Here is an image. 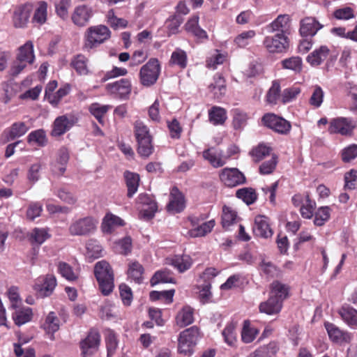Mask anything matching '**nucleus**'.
Returning <instances> with one entry per match:
<instances>
[{
  "instance_id": "f257e3e1",
  "label": "nucleus",
  "mask_w": 357,
  "mask_h": 357,
  "mask_svg": "<svg viewBox=\"0 0 357 357\" xmlns=\"http://www.w3.org/2000/svg\"><path fill=\"white\" fill-rule=\"evenodd\" d=\"M35 60L33 44L28 40L18 48L15 60L13 62L9 73L12 77H16L29 66H31Z\"/></svg>"
},
{
  "instance_id": "f03ea898",
  "label": "nucleus",
  "mask_w": 357,
  "mask_h": 357,
  "mask_svg": "<svg viewBox=\"0 0 357 357\" xmlns=\"http://www.w3.org/2000/svg\"><path fill=\"white\" fill-rule=\"evenodd\" d=\"M94 275L98 282L99 289L105 295H109L114 289V273L109 264L105 260L97 262Z\"/></svg>"
},
{
  "instance_id": "7ed1b4c3",
  "label": "nucleus",
  "mask_w": 357,
  "mask_h": 357,
  "mask_svg": "<svg viewBox=\"0 0 357 357\" xmlns=\"http://www.w3.org/2000/svg\"><path fill=\"white\" fill-rule=\"evenodd\" d=\"M201 337L200 330L196 326L185 329L180 333L178 338V351L185 356H191Z\"/></svg>"
},
{
  "instance_id": "20e7f679",
  "label": "nucleus",
  "mask_w": 357,
  "mask_h": 357,
  "mask_svg": "<svg viewBox=\"0 0 357 357\" xmlns=\"http://www.w3.org/2000/svg\"><path fill=\"white\" fill-rule=\"evenodd\" d=\"M261 125L275 133L287 135L291 130V123L284 118L274 113H266L261 119Z\"/></svg>"
},
{
  "instance_id": "39448f33",
  "label": "nucleus",
  "mask_w": 357,
  "mask_h": 357,
  "mask_svg": "<svg viewBox=\"0 0 357 357\" xmlns=\"http://www.w3.org/2000/svg\"><path fill=\"white\" fill-rule=\"evenodd\" d=\"M161 70L160 62L156 58H151L142 66L139 77L142 85L146 87L153 86L159 78Z\"/></svg>"
},
{
  "instance_id": "423d86ee",
  "label": "nucleus",
  "mask_w": 357,
  "mask_h": 357,
  "mask_svg": "<svg viewBox=\"0 0 357 357\" xmlns=\"http://www.w3.org/2000/svg\"><path fill=\"white\" fill-rule=\"evenodd\" d=\"M100 342L101 335L98 329L90 328L85 338L79 343L81 357H92L98 351Z\"/></svg>"
},
{
  "instance_id": "0eeeda50",
  "label": "nucleus",
  "mask_w": 357,
  "mask_h": 357,
  "mask_svg": "<svg viewBox=\"0 0 357 357\" xmlns=\"http://www.w3.org/2000/svg\"><path fill=\"white\" fill-rule=\"evenodd\" d=\"M111 31L105 25L91 26L87 29L84 49L89 51L109 39Z\"/></svg>"
},
{
  "instance_id": "6e6552de",
  "label": "nucleus",
  "mask_w": 357,
  "mask_h": 357,
  "mask_svg": "<svg viewBox=\"0 0 357 357\" xmlns=\"http://www.w3.org/2000/svg\"><path fill=\"white\" fill-rule=\"evenodd\" d=\"M356 123L351 118L338 116L329 121L328 132L331 135L348 137L353 135Z\"/></svg>"
},
{
  "instance_id": "1a4fd4ad",
  "label": "nucleus",
  "mask_w": 357,
  "mask_h": 357,
  "mask_svg": "<svg viewBox=\"0 0 357 357\" xmlns=\"http://www.w3.org/2000/svg\"><path fill=\"white\" fill-rule=\"evenodd\" d=\"M77 122V118L73 114H66L57 116L52 125L50 135L59 137L69 131Z\"/></svg>"
},
{
  "instance_id": "9d476101",
  "label": "nucleus",
  "mask_w": 357,
  "mask_h": 357,
  "mask_svg": "<svg viewBox=\"0 0 357 357\" xmlns=\"http://www.w3.org/2000/svg\"><path fill=\"white\" fill-rule=\"evenodd\" d=\"M97 223L92 217L79 218L70 224L68 231L72 236H86L95 231Z\"/></svg>"
},
{
  "instance_id": "9b49d317",
  "label": "nucleus",
  "mask_w": 357,
  "mask_h": 357,
  "mask_svg": "<svg viewBox=\"0 0 357 357\" xmlns=\"http://www.w3.org/2000/svg\"><path fill=\"white\" fill-rule=\"evenodd\" d=\"M263 45L270 53H282L288 50L289 40L284 33H275L273 36H266Z\"/></svg>"
},
{
  "instance_id": "f8f14e48",
  "label": "nucleus",
  "mask_w": 357,
  "mask_h": 357,
  "mask_svg": "<svg viewBox=\"0 0 357 357\" xmlns=\"http://www.w3.org/2000/svg\"><path fill=\"white\" fill-rule=\"evenodd\" d=\"M220 181L228 188H234L246 183V177L237 168L225 167L219 173Z\"/></svg>"
},
{
  "instance_id": "ddd939ff",
  "label": "nucleus",
  "mask_w": 357,
  "mask_h": 357,
  "mask_svg": "<svg viewBox=\"0 0 357 357\" xmlns=\"http://www.w3.org/2000/svg\"><path fill=\"white\" fill-rule=\"evenodd\" d=\"M33 10V4L26 2L18 6L14 10L13 23L15 28H24L29 22Z\"/></svg>"
},
{
  "instance_id": "4468645a",
  "label": "nucleus",
  "mask_w": 357,
  "mask_h": 357,
  "mask_svg": "<svg viewBox=\"0 0 357 357\" xmlns=\"http://www.w3.org/2000/svg\"><path fill=\"white\" fill-rule=\"evenodd\" d=\"M56 286V278L52 275H47L36 279L33 289L38 296L43 298L50 296Z\"/></svg>"
},
{
  "instance_id": "2eb2a0df",
  "label": "nucleus",
  "mask_w": 357,
  "mask_h": 357,
  "mask_svg": "<svg viewBox=\"0 0 357 357\" xmlns=\"http://www.w3.org/2000/svg\"><path fill=\"white\" fill-rule=\"evenodd\" d=\"M336 58L337 55H333V52L328 46L321 45L308 54L306 60L312 66H318L324 61H333Z\"/></svg>"
},
{
  "instance_id": "dca6fc26",
  "label": "nucleus",
  "mask_w": 357,
  "mask_h": 357,
  "mask_svg": "<svg viewBox=\"0 0 357 357\" xmlns=\"http://www.w3.org/2000/svg\"><path fill=\"white\" fill-rule=\"evenodd\" d=\"M107 90L120 99L128 100L132 91V84L130 79L122 78L106 86Z\"/></svg>"
},
{
  "instance_id": "f3484780",
  "label": "nucleus",
  "mask_w": 357,
  "mask_h": 357,
  "mask_svg": "<svg viewBox=\"0 0 357 357\" xmlns=\"http://www.w3.org/2000/svg\"><path fill=\"white\" fill-rule=\"evenodd\" d=\"M252 230L256 236L263 238H271L273 234L270 219L264 215H258L255 218Z\"/></svg>"
},
{
  "instance_id": "a211bd4d",
  "label": "nucleus",
  "mask_w": 357,
  "mask_h": 357,
  "mask_svg": "<svg viewBox=\"0 0 357 357\" xmlns=\"http://www.w3.org/2000/svg\"><path fill=\"white\" fill-rule=\"evenodd\" d=\"M28 130L29 126L26 123L22 121L15 122L3 130L1 135V140L3 143H8L24 135Z\"/></svg>"
},
{
  "instance_id": "6ab92c4d",
  "label": "nucleus",
  "mask_w": 357,
  "mask_h": 357,
  "mask_svg": "<svg viewBox=\"0 0 357 357\" xmlns=\"http://www.w3.org/2000/svg\"><path fill=\"white\" fill-rule=\"evenodd\" d=\"M185 208V196L176 186H173L169 192V201L167 210L172 213L182 212Z\"/></svg>"
},
{
  "instance_id": "aec40b11",
  "label": "nucleus",
  "mask_w": 357,
  "mask_h": 357,
  "mask_svg": "<svg viewBox=\"0 0 357 357\" xmlns=\"http://www.w3.org/2000/svg\"><path fill=\"white\" fill-rule=\"evenodd\" d=\"M325 328L328 335L329 339L338 344L349 343L352 340L351 333L348 331L340 330L336 325L330 322L324 323Z\"/></svg>"
},
{
  "instance_id": "412c9836",
  "label": "nucleus",
  "mask_w": 357,
  "mask_h": 357,
  "mask_svg": "<svg viewBox=\"0 0 357 357\" xmlns=\"http://www.w3.org/2000/svg\"><path fill=\"white\" fill-rule=\"evenodd\" d=\"M291 17L287 14L279 15L271 23L267 26L270 32L277 33H284L287 36L290 33Z\"/></svg>"
},
{
  "instance_id": "4be33fe9",
  "label": "nucleus",
  "mask_w": 357,
  "mask_h": 357,
  "mask_svg": "<svg viewBox=\"0 0 357 357\" xmlns=\"http://www.w3.org/2000/svg\"><path fill=\"white\" fill-rule=\"evenodd\" d=\"M199 20L198 15L192 16L185 23L184 28L188 33L195 37L199 42L203 43L208 39V36L206 31L199 26Z\"/></svg>"
},
{
  "instance_id": "5701e85b",
  "label": "nucleus",
  "mask_w": 357,
  "mask_h": 357,
  "mask_svg": "<svg viewBox=\"0 0 357 357\" xmlns=\"http://www.w3.org/2000/svg\"><path fill=\"white\" fill-rule=\"evenodd\" d=\"M322 27L315 17H306L300 22L299 32L302 36H314Z\"/></svg>"
},
{
  "instance_id": "b1692460",
  "label": "nucleus",
  "mask_w": 357,
  "mask_h": 357,
  "mask_svg": "<svg viewBox=\"0 0 357 357\" xmlns=\"http://www.w3.org/2000/svg\"><path fill=\"white\" fill-rule=\"evenodd\" d=\"M93 15L91 8L86 5L78 6L75 8L72 15L73 23L79 26H83L89 22Z\"/></svg>"
},
{
  "instance_id": "393cba45",
  "label": "nucleus",
  "mask_w": 357,
  "mask_h": 357,
  "mask_svg": "<svg viewBox=\"0 0 357 357\" xmlns=\"http://www.w3.org/2000/svg\"><path fill=\"white\" fill-rule=\"evenodd\" d=\"M202 156L215 168L224 166L229 158V156H223L220 151L213 147L204 150Z\"/></svg>"
},
{
  "instance_id": "a878e982",
  "label": "nucleus",
  "mask_w": 357,
  "mask_h": 357,
  "mask_svg": "<svg viewBox=\"0 0 357 357\" xmlns=\"http://www.w3.org/2000/svg\"><path fill=\"white\" fill-rule=\"evenodd\" d=\"M289 287L278 280L273 281L270 285L269 296L280 301L283 304L285 299L289 297Z\"/></svg>"
},
{
  "instance_id": "bb28decb",
  "label": "nucleus",
  "mask_w": 357,
  "mask_h": 357,
  "mask_svg": "<svg viewBox=\"0 0 357 357\" xmlns=\"http://www.w3.org/2000/svg\"><path fill=\"white\" fill-rule=\"evenodd\" d=\"M283 307L281 301L269 296L267 301L261 302L259 305V310L261 313L268 315H276L279 314Z\"/></svg>"
},
{
  "instance_id": "cd10ccee",
  "label": "nucleus",
  "mask_w": 357,
  "mask_h": 357,
  "mask_svg": "<svg viewBox=\"0 0 357 357\" xmlns=\"http://www.w3.org/2000/svg\"><path fill=\"white\" fill-rule=\"evenodd\" d=\"M138 199L144 206L142 208L144 215L149 218H153L158 210V204L153 198L147 194H141Z\"/></svg>"
},
{
  "instance_id": "c85d7f7f",
  "label": "nucleus",
  "mask_w": 357,
  "mask_h": 357,
  "mask_svg": "<svg viewBox=\"0 0 357 357\" xmlns=\"http://www.w3.org/2000/svg\"><path fill=\"white\" fill-rule=\"evenodd\" d=\"M13 309L14 312L12 313V318L17 326H20L31 321L33 315L31 308L19 306Z\"/></svg>"
},
{
  "instance_id": "c756f323",
  "label": "nucleus",
  "mask_w": 357,
  "mask_h": 357,
  "mask_svg": "<svg viewBox=\"0 0 357 357\" xmlns=\"http://www.w3.org/2000/svg\"><path fill=\"white\" fill-rule=\"evenodd\" d=\"M208 90L213 93V98L221 99L226 93V82L220 74H216L213 77V82L208 86Z\"/></svg>"
},
{
  "instance_id": "7c9ffc66",
  "label": "nucleus",
  "mask_w": 357,
  "mask_h": 357,
  "mask_svg": "<svg viewBox=\"0 0 357 357\" xmlns=\"http://www.w3.org/2000/svg\"><path fill=\"white\" fill-rule=\"evenodd\" d=\"M124 225V220L119 216L112 213H107L103 218L101 228L104 233L111 234L116 227L123 226Z\"/></svg>"
},
{
  "instance_id": "2f4dec72",
  "label": "nucleus",
  "mask_w": 357,
  "mask_h": 357,
  "mask_svg": "<svg viewBox=\"0 0 357 357\" xmlns=\"http://www.w3.org/2000/svg\"><path fill=\"white\" fill-rule=\"evenodd\" d=\"M342 320L351 328L357 327V310L349 305H343L338 311Z\"/></svg>"
},
{
  "instance_id": "473e14b6",
  "label": "nucleus",
  "mask_w": 357,
  "mask_h": 357,
  "mask_svg": "<svg viewBox=\"0 0 357 357\" xmlns=\"http://www.w3.org/2000/svg\"><path fill=\"white\" fill-rule=\"evenodd\" d=\"M51 238L49 228L36 227L31 230L29 236V240L33 245H42L46 240Z\"/></svg>"
},
{
  "instance_id": "72a5a7b5",
  "label": "nucleus",
  "mask_w": 357,
  "mask_h": 357,
  "mask_svg": "<svg viewBox=\"0 0 357 357\" xmlns=\"http://www.w3.org/2000/svg\"><path fill=\"white\" fill-rule=\"evenodd\" d=\"M60 320L54 312H50L43 324V329L50 334V339L54 340V333L59 329Z\"/></svg>"
},
{
  "instance_id": "f704fd0d",
  "label": "nucleus",
  "mask_w": 357,
  "mask_h": 357,
  "mask_svg": "<svg viewBox=\"0 0 357 357\" xmlns=\"http://www.w3.org/2000/svg\"><path fill=\"white\" fill-rule=\"evenodd\" d=\"M124 178L128 188L127 196L130 198L137 191L140 180L139 175L137 173L126 171Z\"/></svg>"
},
{
  "instance_id": "c9c22d12",
  "label": "nucleus",
  "mask_w": 357,
  "mask_h": 357,
  "mask_svg": "<svg viewBox=\"0 0 357 357\" xmlns=\"http://www.w3.org/2000/svg\"><path fill=\"white\" fill-rule=\"evenodd\" d=\"M175 279L173 273L169 270L165 268L156 271L150 280L152 287L159 283H174Z\"/></svg>"
},
{
  "instance_id": "e433bc0d",
  "label": "nucleus",
  "mask_w": 357,
  "mask_h": 357,
  "mask_svg": "<svg viewBox=\"0 0 357 357\" xmlns=\"http://www.w3.org/2000/svg\"><path fill=\"white\" fill-rule=\"evenodd\" d=\"M102 248L96 239H89L86 243V257L89 261L102 256Z\"/></svg>"
},
{
  "instance_id": "4c0bfd02",
  "label": "nucleus",
  "mask_w": 357,
  "mask_h": 357,
  "mask_svg": "<svg viewBox=\"0 0 357 357\" xmlns=\"http://www.w3.org/2000/svg\"><path fill=\"white\" fill-rule=\"evenodd\" d=\"M137 152L144 158H148L154 152L153 138L137 140Z\"/></svg>"
},
{
  "instance_id": "58836bf2",
  "label": "nucleus",
  "mask_w": 357,
  "mask_h": 357,
  "mask_svg": "<svg viewBox=\"0 0 357 357\" xmlns=\"http://www.w3.org/2000/svg\"><path fill=\"white\" fill-rule=\"evenodd\" d=\"M236 326L237 322L231 320L222 332L225 342L229 346H234L237 342Z\"/></svg>"
},
{
  "instance_id": "ea45409f",
  "label": "nucleus",
  "mask_w": 357,
  "mask_h": 357,
  "mask_svg": "<svg viewBox=\"0 0 357 357\" xmlns=\"http://www.w3.org/2000/svg\"><path fill=\"white\" fill-rule=\"evenodd\" d=\"M259 331L251 326L250 321L247 319L243 321V328L241 330V340L244 343L249 344L252 342Z\"/></svg>"
},
{
  "instance_id": "a19ab883",
  "label": "nucleus",
  "mask_w": 357,
  "mask_h": 357,
  "mask_svg": "<svg viewBox=\"0 0 357 357\" xmlns=\"http://www.w3.org/2000/svg\"><path fill=\"white\" fill-rule=\"evenodd\" d=\"M271 151L272 148L262 142L254 146L250 151V155L254 162H259L269 155Z\"/></svg>"
},
{
  "instance_id": "79ce46f5",
  "label": "nucleus",
  "mask_w": 357,
  "mask_h": 357,
  "mask_svg": "<svg viewBox=\"0 0 357 357\" xmlns=\"http://www.w3.org/2000/svg\"><path fill=\"white\" fill-rule=\"evenodd\" d=\"M208 118L213 125H222L227 119V112L222 107L213 106L208 111Z\"/></svg>"
},
{
  "instance_id": "37998d69",
  "label": "nucleus",
  "mask_w": 357,
  "mask_h": 357,
  "mask_svg": "<svg viewBox=\"0 0 357 357\" xmlns=\"http://www.w3.org/2000/svg\"><path fill=\"white\" fill-rule=\"evenodd\" d=\"M193 321V309L189 306L183 307L176 317V322L180 327L188 326Z\"/></svg>"
},
{
  "instance_id": "c03bdc74",
  "label": "nucleus",
  "mask_w": 357,
  "mask_h": 357,
  "mask_svg": "<svg viewBox=\"0 0 357 357\" xmlns=\"http://www.w3.org/2000/svg\"><path fill=\"white\" fill-rule=\"evenodd\" d=\"M47 19V3L44 1L38 3L31 22L38 25L44 24Z\"/></svg>"
},
{
  "instance_id": "a18cd8bd",
  "label": "nucleus",
  "mask_w": 357,
  "mask_h": 357,
  "mask_svg": "<svg viewBox=\"0 0 357 357\" xmlns=\"http://www.w3.org/2000/svg\"><path fill=\"white\" fill-rule=\"evenodd\" d=\"M169 65L176 66L182 70L185 69L188 65V56L186 52L180 48H176L171 55Z\"/></svg>"
},
{
  "instance_id": "49530a36",
  "label": "nucleus",
  "mask_w": 357,
  "mask_h": 357,
  "mask_svg": "<svg viewBox=\"0 0 357 357\" xmlns=\"http://www.w3.org/2000/svg\"><path fill=\"white\" fill-rule=\"evenodd\" d=\"M236 197L247 205L254 204L257 199V193L252 188H243L236 192Z\"/></svg>"
},
{
  "instance_id": "de8ad7c7",
  "label": "nucleus",
  "mask_w": 357,
  "mask_h": 357,
  "mask_svg": "<svg viewBox=\"0 0 357 357\" xmlns=\"http://www.w3.org/2000/svg\"><path fill=\"white\" fill-rule=\"evenodd\" d=\"M107 23L114 30L119 28L125 29L128 26V22L123 18L118 17L114 8L109 9L106 14Z\"/></svg>"
},
{
  "instance_id": "09e8293b",
  "label": "nucleus",
  "mask_w": 357,
  "mask_h": 357,
  "mask_svg": "<svg viewBox=\"0 0 357 357\" xmlns=\"http://www.w3.org/2000/svg\"><path fill=\"white\" fill-rule=\"evenodd\" d=\"M316 208V202L310 197L309 192H305V202L300 207V213L301 216L305 219H311Z\"/></svg>"
},
{
  "instance_id": "8fccbe9b",
  "label": "nucleus",
  "mask_w": 357,
  "mask_h": 357,
  "mask_svg": "<svg viewBox=\"0 0 357 357\" xmlns=\"http://www.w3.org/2000/svg\"><path fill=\"white\" fill-rule=\"evenodd\" d=\"M111 108V105H102L98 102H94L89 106V111L100 124L103 125V118Z\"/></svg>"
},
{
  "instance_id": "3c124183",
  "label": "nucleus",
  "mask_w": 357,
  "mask_h": 357,
  "mask_svg": "<svg viewBox=\"0 0 357 357\" xmlns=\"http://www.w3.org/2000/svg\"><path fill=\"white\" fill-rule=\"evenodd\" d=\"M105 335L107 356L110 357L114 354L117 349V337L115 332L110 328H107L105 331Z\"/></svg>"
},
{
  "instance_id": "603ef678",
  "label": "nucleus",
  "mask_w": 357,
  "mask_h": 357,
  "mask_svg": "<svg viewBox=\"0 0 357 357\" xmlns=\"http://www.w3.org/2000/svg\"><path fill=\"white\" fill-rule=\"evenodd\" d=\"M144 267L138 261H135L129 264L128 275L137 283H141L143 280Z\"/></svg>"
},
{
  "instance_id": "864d4df0",
  "label": "nucleus",
  "mask_w": 357,
  "mask_h": 357,
  "mask_svg": "<svg viewBox=\"0 0 357 357\" xmlns=\"http://www.w3.org/2000/svg\"><path fill=\"white\" fill-rule=\"evenodd\" d=\"M29 144L34 143L38 146H45L47 144L46 132L43 129H38L31 132L27 136Z\"/></svg>"
},
{
  "instance_id": "5fc2aeb1",
  "label": "nucleus",
  "mask_w": 357,
  "mask_h": 357,
  "mask_svg": "<svg viewBox=\"0 0 357 357\" xmlns=\"http://www.w3.org/2000/svg\"><path fill=\"white\" fill-rule=\"evenodd\" d=\"M331 208L329 206H321L314 212V224L316 226H323L331 218Z\"/></svg>"
},
{
  "instance_id": "6e6d98bb",
  "label": "nucleus",
  "mask_w": 357,
  "mask_h": 357,
  "mask_svg": "<svg viewBox=\"0 0 357 357\" xmlns=\"http://www.w3.org/2000/svg\"><path fill=\"white\" fill-rule=\"evenodd\" d=\"M58 271L62 277L70 282H75L79 278V273L74 271L73 267L66 262L59 263Z\"/></svg>"
},
{
  "instance_id": "4d7b16f0",
  "label": "nucleus",
  "mask_w": 357,
  "mask_h": 357,
  "mask_svg": "<svg viewBox=\"0 0 357 357\" xmlns=\"http://www.w3.org/2000/svg\"><path fill=\"white\" fill-rule=\"evenodd\" d=\"M215 223L214 220H211L208 222H205L197 227L189 230L188 233L191 237H199L204 236L207 234L210 233L214 227Z\"/></svg>"
},
{
  "instance_id": "13d9d810",
  "label": "nucleus",
  "mask_w": 357,
  "mask_h": 357,
  "mask_svg": "<svg viewBox=\"0 0 357 357\" xmlns=\"http://www.w3.org/2000/svg\"><path fill=\"white\" fill-rule=\"evenodd\" d=\"M87 63L88 59L86 57L82 54H78L72 60L71 66L77 74L80 75H86L89 73Z\"/></svg>"
},
{
  "instance_id": "bf43d9fd",
  "label": "nucleus",
  "mask_w": 357,
  "mask_h": 357,
  "mask_svg": "<svg viewBox=\"0 0 357 357\" xmlns=\"http://www.w3.org/2000/svg\"><path fill=\"white\" fill-rule=\"evenodd\" d=\"M172 265L182 273L189 269L192 264L191 257L188 255H176L172 259Z\"/></svg>"
},
{
  "instance_id": "052dcab7",
  "label": "nucleus",
  "mask_w": 357,
  "mask_h": 357,
  "mask_svg": "<svg viewBox=\"0 0 357 357\" xmlns=\"http://www.w3.org/2000/svg\"><path fill=\"white\" fill-rule=\"evenodd\" d=\"M282 68L291 70L295 73H300L302 70L303 61L300 56H291L281 61Z\"/></svg>"
},
{
  "instance_id": "680f3d73",
  "label": "nucleus",
  "mask_w": 357,
  "mask_h": 357,
  "mask_svg": "<svg viewBox=\"0 0 357 357\" xmlns=\"http://www.w3.org/2000/svg\"><path fill=\"white\" fill-rule=\"evenodd\" d=\"M133 128L136 141L153 138L150 132L149 128L140 120H137L134 123Z\"/></svg>"
},
{
  "instance_id": "e2e57ef3",
  "label": "nucleus",
  "mask_w": 357,
  "mask_h": 357,
  "mask_svg": "<svg viewBox=\"0 0 357 357\" xmlns=\"http://www.w3.org/2000/svg\"><path fill=\"white\" fill-rule=\"evenodd\" d=\"M237 213L231 207L224 206L222 214V225L223 228H228L236 222Z\"/></svg>"
},
{
  "instance_id": "0e129e2a",
  "label": "nucleus",
  "mask_w": 357,
  "mask_h": 357,
  "mask_svg": "<svg viewBox=\"0 0 357 357\" xmlns=\"http://www.w3.org/2000/svg\"><path fill=\"white\" fill-rule=\"evenodd\" d=\"M175 293L174 289L168 291H152L150 293V299L153 301L162 300L167 304H170L173 302V297Z\"/></svg>"
},
{
  "instance_id": "69168bd1",
  "label": "nucleus",
  "mask_w": 357,
  "mask_h": 357,
  "mask_svg": "<svg viewBox=\"0 0 357 357\" xmlns=\"http://www.w3.org/2000/svg\"><path fill=\"white\" fill-rule=\"evenodd\" d=\"M280 97V85L277 81H274L266 93V100L268 104L276 105Z\"/></svg>"
},
{
  "instance_id": "338daca9",
  "label": "nucleus",
  "mask_w": 357,
  "mask_h": 357,
  "mask_svg": "<svg viewBox=\"0 0 357 357\" xmlns=\"http://www.w3.org/2000/svg\"><path fill=\"white\" fill-rule=\"evenodd\" d=\"M56 195L61 200L67 204H74L77 202V198L70 190L68 185H63L60 187L57 190Z\"/></svg>"
},
{
  "instance_id": "774afa93",
  "label": "nucleus",
  "mask_w": 357,
  "mask_h": 357,
  "mask_svg": "<svg viewBox=\"0 0 357 357\" xmlns=\"http://www.w3.org/2000/svg\"><path fill=\"white\" fill-rule=\"evenodd\" d=\"M278 162V157L273 154L271 160L264 161L261 164L259 172L262 175L270 174L274 172Z\"/></svg>"
}]
</instances>
